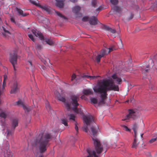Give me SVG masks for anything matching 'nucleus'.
Returning a JSON list of instances; mask_svg holds the SVG:
<instances>
[{"label": "nucleus", "instance_id": "f257e3e1", "mask_svg": "<svg viewBox=\"0 0 157 157\" xmlns=\"http://www.w3.org/2000/svg\"><path fill=\"white\" fill-rule=\"evenodd\" d=\"M108 80H105L101 82H98L93 88L94 92L100 95L101 99L98 101L97 98H92L90 99L91 103L94 104H97L99 105L105 104V99L106 98V92L108 90H117L118 87L113 85L109 82Z\"/></svg>", "mask_w": 157, "mask_h": 157}, {"label": "nucleus", "instance_id": "f03ea898", "mask_svg": "<svg viewBox=\"0 0 157 157\" xmlns=\"http://www.w3.org/2000/svg\"><path fill=\"white\" fill-rule=\"evenodd\" d=\"M56 97L59 100L64 103L66 107L67 110L72 109L74 111L77 113H79L81 115L82 118H92L91 115H85L83 114L81 109L78 110L77 107L78 105V101L79 100V96L78 95H73L71 96V99L69 100L70 103H68L67 101H66L65 98L61 96L60 94L57 90L54 92Z\"/></svg>", "mask_w": 157, "mask_h": 157}, {"label": "nucleus", "instance_id": "7ed1b4c3", "mask_svg": "<svg viewBox=\"0 0 157 157\" xmlns=\"http://www.w3.org/2000/svg\"><path fill=\"white\" fill-rule=\"evenodd\" d=\"M52 138L51 134L48 133L39 134L34 141V143L35 145H38L39 151L41 153L44 152L46 150L47 147L49 145V143Z\"/></svg>", "mask_w": 157, "mask_h": 157}, {"label": "nucleus", "instance_id": "20e7f679", "mask_svg": "<svg viewBox=\"0 0 157 157\" xmlns=\"http://www.w3.org/2000/svg\"><path fill=\"white\" fill-rule=\"evenodd\" d=\"M95 118H83L84 125L82 127L83 131L87 132L88 128L90 127L89 132L94 137L97 136V133L99 129L98 126L95 123Z\"/></svg>", "mask_w": 157, "mask_h": 157}, {"label": "nucleus", "instance_id": "39448f33", "mask_svg": "<svg viewBox=\"0 0 157 157\" xmlns=\"http://www.w3.org/2000/svg\"><path fill=\"white\" fill-rule=\"evenodd\" d=\"M149 65H147L146 66H144L142 68L141 70L143 73H145L148 72L149 70V67H153L155 66V68H157V55H155L153 56L151 59H150L149 61Z\"/></svg>", "mask_w": 157, "mask_h": 157}, {"label": "nucleus", "instance_id": "423d86ee", "mask_svg": "<svg viewBox=\"0 0 157 157\" xmlns=\"http://www.w3.org/2000/svg\"><path fill=\"white\" fill-rule=\"evenodd\" d=\"M112 78L113 79H103L102 80H101L99 82H101L105 80H108L109 82L112 83L113 85L116 86L118 87V89L117 90H113L114 91H118L119 90L118 86L117 85H115L114 84V83L115 82L117 84H121V83L122 82V80L121 79V78L119 77V76L117 75L116 74H114L113 75H112Z\"/></svg>", "mask_w": 157, "mask_h": 157}, {"label": "nucleus", "instance_id": "0eeeda50", "mask_svg": "<svg viewBox=\"0 0 157 157\" xmlns=\"http://www.w3.org/2000/svg\"><path fill=\"white\" fill-rule=\"evenodd\" d=\"M32 32L33 34L36 36L38 37L41 40L45 41L47 44L51 45L53 44L52 40L44 37L41 33L37 30H33Z\"/></svg>", "mask_w": 157, "mask_h": 157}, {"label": "nucleus", "instance_id": "6e6552de", "mask_svg": "<svg viewBox=\"0 0 157 157\" xmlns=\"http://www.w3.org/2000/svg\"><path fill=\"white\" fill-rule=\"evenodd\" d=\"M94 141V147L98 154H100L103 151V148L100 141L97 138L92 137Z\"/></svg>", "mask_w": 157, "mask_h": 157}, {"label": "nucleus", "instance_id": "1a4fd4ad", "mask_svg": "<svg viewBox=\"0 0 157 157\" xmlns=\"http://www.w3.org/2000/svg\"><path fill=\"white\" fill-rule=\"evenodd\" d=\"M115 49L113 47L109 48H105L102 50L100 54L98 55L96 57V60L98 63H99L100 61V59L101 57H103L104 56L107 55L109 53L113 51Z\"/></svg>", "mask_w": 157, "mask_h": 157}, {"label": "nucleus", "instance_id": "9d476101", "mask_svg": "<svg viewBox=\"0 0 157 157\" xmlns=\"http://www.w3.org/2000/svg\"><path fill=\"white\" fill-rule=\"evenodd\" d=\"M17 56L16 53L13 52L10 54L9 60L10 63L13 65L15 71L16 70V67L17 64Z\"/></svg>", "mask_w": 157, "mask_h": 157}, {"label": "nucleus", "instance_id": "9b49d317", "mask_svg": "<svg viewBox=\"0 0 157 157\" xmlns=\"http://www.w3.org/2000/svg\"><path fill=\"white\" fill-rule=\"evenodd\" d=\"M15 105H16L22 107L23 109L24 110L25 112H29L35 106H33L32 107H29L27 105H25L24 104L23 101L19 100L16 102L14 104Z\"/></svg>", "mask_w": 157, "mask_h": 157}, {"label": "nucleus", "instance_id": "f8f14e48", "mask_svg": "<svg viewBox=\"0 0 157 157\" xmlns=\"http://www.w3.org/2000/svg\"><path fill=\"white\" fill-rule=\"evenodd\" d=\"M128 111V114L126 115L127 118L138 117L140 114V111L136 109H129Z\"/></svg>", "mask_w": 157, "mask_h": 157}, {"label": "nucleus", "instance_id": "ddd939ff", "mask_svg": "<svg viewBox=\"0 0 157 157\" xmlns=\"http://www.w3.org/2000/svg\"><path fill=\"white\" fill-rule=\"evenodd\" d=\"M83 21H88L90 24L91 25H95L98 23V21L95 17H92L90 18L87 16H85L82 19Z\"/></svg>", "mask_w": 157, "mask_h": 157}, {"label": "nucleus", "instance_id": "4468645a", "mask_svg": "<svg viewBox=\"0 0 157 157\" xmlns=\"http://www.w3.org/2000/svg\"><path fill=\"white\" fill-rule=\"evenodd\" d=\"M29 2L32 4L39 6L42 9L46 11L47 12L50 13V9L49 7L46 6H41L39 3L38 1L37 0H29Z\"/></svg>", "mask_w": 157, "mask_h": 157}, {"label": "nucleus", "instance_id": "2eb2a0df", "mask_svg": "<svg viewBox=\"0 0 157 157\" xmlns=\"http://www.w3.org/2000/svg\"><path fill=\"white\" fill-rule=\"evenodd\" d=\"M12 131H14L15 128L18 125V122L17 118H12Z\"/></svg>", "mask_w": 157, "mask_h": 157}, {"label": "nucleus", "instance_id": "dca6fc26", "mask_svg": "<svg viewBox=\"0 0 157 157\" xmlns=\"http://www.w3.org/2000/svg\"><path fill=\"white\" fill-rule=\"evenodd\" d=\"M86 151L87 153L89 154V155L87 157H99L98 156L96 155L95 151H93L92 152L90 148H88Z\"/></svg>", "mask_w": 157, "mask_h": 157}, {"label": "nucleus", "instance_id": "f3484780", "mask_svg": "<svg viewBox=\"0 0 157 157\" xmlns=\"http://www.w3.org/2000/svg\"><path fill=\"white\" fill-rule=\"evenodd\" d=\"M18 89V84L17 82H15L13 85L12 88L11 90V93L12 94L15 93L17 92Z\"/></svg>", "mask_w": 157, "mask_h": 157}, {"label": "nucleus", "instance_id": "a211bd4d", "mask_svg": "<svg viewBox=\"0 0 157 157\" xmlns=\"http://www.w3.org/2000/svg\"><path fill=\"white\" fill-rule=\"evenodd\" d=\"M38 18L39 21L40 22H42L44 23H48V20L41 16H39Z\"/></svg>", "mask_w": 157, "mask_h": 157}, {"label": "nucleus", "instance_id": "6ab92c4d", "mask_svg": "<svg viewBox=\"0 0 157 157\" xmlns=\"http://www.w3.org/2000/svg\"><path fill=\"white\" fill-rule=\"evenodd\" d=\"M65 0H56V5L60 8H62L63 6V2Z\"/></svg>", "mask_w": 157, "mask_h": 157}, {"label": "nucleus", "instance_id": "aec40b11", "mask_svg": "<svg viewBox=\"0 0 157 157\" xmlns=\"http://www.w3.org/2000/svg\"><path fill=\"white\" fill-rule=\"evenodd\" d=\"M80 10V7L79 6H76L72 8V11L75 14L77 15Z\"/></svg>", "mask_w": 157, "mask_h": 157}, {"label": "nucleus", "instance_id": "412c9836", "mask_svg": "<svg viewBox=\"0 0 157 157\" xmlns=\"http://www.w3.org/2000/svg\"><path fill=\"white\" fill-rule=\"evenodd\" d=\"M84 94L87 95L93 94L92 90L90 89H87L84 90L82 91Z\"/></svg>", "mask_w": 157, "mask_h": 157}, {"label": "nucleus", "instance_id": "4be33fe9", "mask_svg": "<svg viewBox=\"0 0 157 157\" xmlns=\"http://www.w3.org/2000/svg\"><path fill=\"white\" fill-rule=\"evenodd\" d=\"M104 29L105 30L110 32L113 34L115 33L116 32V31L115 29H112L109 26L106 25L104 26Z\"/></svg>", "mask_w": 157, "mask_h": 157}, {"label": "nucleus", "instance_id": "5701e85b", "mask_svg": "<svg viewBox=\"0 0 157 157\" xmlns=\"http://www.w3.org/2000/svg\"><path fill=\"white\" fill-rule=\"evenodd\" d=\"M16 9L18 13H19V15L24 17L26 16L28 14V13H23V11L22 10L17 8H16Z\"/></svg>", "mask_w": 157, "mask_h": 157}, {"label": "nucleus", "instance_id": "b1692460", "mask_svg": "<svg viewBox=\"0 0 157 157\" xmlns=\"http://www.w3.org/2000/svg\"><path fill=\"white\" fill-rule=\"evenodd\" d=\"M135 138L134 139L133 142L132 147L134 148H136L138 144V143L137 142V139L136 136H135Z\"/></svg>", "mask_w": 157, "mask_h": 157}, {"label": "nucleus", "instance_id": "393cba45", "mask_svg": "<svg viewBox=\"0 0 157 157\" xmlns=\"http://www.w3.org/2000/svg\"><path fill=\"white\" fill-rule=\"evenodd\" d=\"M38 56L39 58L40 59L42 62L45 63V57L44 55L42 54H39L38 55Z\"/></svg>", "mask_w": 157, "mask_h": 157}, {"label": "nucleus", "instance_id": "a878e982", "mask_svg": "<svg viewBox=\"0 0 157 157\" xmlns=\"http://www.w3.org/2000/svg\"><path fill=\"white\" fill-rule=\"evenodd\" d=\"M83 78H89L90 80H93L96 78L97 76H91L88 75H84L82 76Z\"/></svg>", "mask_w": 157, "mask_h": 157}, {"label": "nucleus", "instance_id": "bb28decb", "mask_svg": "<svg viewBox=\"0 0 157 157\" xmlns=\"http://www.w3.org/2000/svg\"><path fill=\"white\" fill-rule=\"evenodd\" d=\"M2 28L4 31V33H3V34L4 36H9L11 35L10 33L8 31L6 30L4 27L2 26Z\"/></svg>", "mask_w": 157, "mask_h": 157}, {"label": "nucleus", "instance_id": "cd10ccee", "mask_svg": "<svg viewBox=\"0 0 157 157\" xmlns=\"http://www.w3.org/2000/svg\"><path fill=\"white\" fill-rule=\"evenodd\" d=\"M138 126L136 124H135L133 125L132 129L134 132L135 136H136L137 129Z\"/></svg>", "mask_w": 157, "mask_h": 157}, {"label": "nucleus", "instance_id": "c85d7f7f", "mask_svg": "<svg viewBox=\"0 0 157 157\" xmlns=\"http://www.w3.org/2000/svg\"><path fill=\"white\" fill-rule=\"evenodd\" d=\"M56 13L57 14L58 16H59L62 19H66L67 18L65 17L64 16H63L62 14L61 13L58 11H55Z\"/></svg>", "mask_w": 157, "mask_h": 157}, {"label": "nucleus", "instance_id": "c756f323", "mask_svg": "<svg viewBox=\"0 0 157 157\" xmlns=\"http://www.w3.org/2000/svg\"><path fill=\"white\" fill-rule=\"evenodd\" d=\"M113 8L114 10L120 13L121 11V8L119 7L115 6Z\"/></svg>", "mask_w": 157, "mask_h": 157}, {"label": "nucleus", "instance_id": "7c9ffc66", "mask_svg": "<svg viewBox=\"0 0 157 157\" xmlns=\"http://www.w3.org/2000/svg\"><path fill=\"white\" fill-rule=\"evenodd\" d=\"M7 117L6 113L3 111H2L0 113V117L2 118H6Z\"/></svg>", "mask_w": 157, "mask_h": 157}, {"label": "nucleus", "instance_id": "2f4dec72", "mask_svg": "<svg viewBox=\"0 0 157 157\" xmlns=\"http://www.w3.org/2000/svg\"><path fill=\"white\" fill-rule=\"evenodd\" d=\"M29 57L28 58V61L27 62V64L28 66L30 67H32V63L31 62V60L30 59H28Z\"/></svg>", "mask_w": 157, "mask_h": 157}, {"label": "nucleus", "instance_id": "473e14b6", "mask_svg": "<svg viewBox=\"0 0 157 157\" xmlns=\"http://www.w3.org/2000/svg\"><path fill=\"white\" fill-rule=\"evenodd\" d=\"M110 2L112 5V7L115 6L118 3L117 0H110Z\"/></svg>", "mask_w": 157, "mask_h": 157}, {"label": "nucleus", "instance_id": "72a5a7b5", "mask_svg": "<svg viewBox=\"0 0 157 157\" xmlns=\"http://www.w3.org/2000/svg\"><path fill=\"white\" fill-rule=\"evenodd\" d=\"M61 122L62 123L64 124V125L66 126H68V124L67 122V121L66 119V118H63L61 120Z\"/></svg>", "mask_w": 157, "mask_h": 157}, {"label": "nucleus", "instance_id": "f704fd0d", "mask_svg": "<svg viewBox=\"0 0 157 157\" xmlns=\"http://www.w3.org/2000/svg\"><path fill=\"white\" fill-rule=\"evenodd\" d=\"M7 76L5 75H4V81L3 82V86H2V89H4L5 88V85H6V82L5 80H6L7 78Z\"/></svg>", "mask_w": 157, "mask_h": 157}, {"label": "nucleus", "instance_id": "c9c22d12", "mask_svg": "<svg viewBox=\"0 0 157 157\" xmlns=\"http://www.w3.org/2000/svg\"><path fill=\"white\" fill-rule=\"evenodd\" d=\"M10 20L11 22L14 23L15 24H16V22L14 19V17L13 16H10Z\"/></svg>", "mask_w": 157, "mask_h": 157}, {"label": "nucleus", "instance_id": "e433bc0d", "mask_svg": "<svg viewBox=\"0 0 157 157\" xmlns=\"http://www.w3.org/2000/svg\"><path fill=\"white\" fill-rule=\"evenodd\" d=\"M97 4L96 0H93L92 1V6H93L95 7Z\"/></svg>", "mask_w": 157, "mask_h": 157}, {"label": "nucleus", "instance_id": "4c0bfd02", "mask_svg": "<svg viewBox=\"0 0 157 157\" xmlns=\"http://www.w3.org/2000/svg\"><path fill=\"white\" fill-rule=\"evenodd\" d=\"M157 140V137L156 138H153L151 139L150 140H149V142L151 144Z\"/></svg>", "mask_w": 157, "mask_h": 157}, {"label": "nucleus", "instance_id": "58836bf2", "mask_svg": "<svg viewBox=\"0 0 157 157\" xmlns=\"http://www.w3.org/2000/svg\"><path fill=\"white\" fill-rule=\"evenodd\" d=\"M46 107L47 109L48 110V111H49V110L50 109L51 107L49 105V104L48 102H47L46 104Z\"/></svg>", "mask_w": 157, "mask_h": 157}, {"label": "nucleus", "instance_id": "ea45409f", "mask_svg": "<svg viewBox=\"0 0 157 157\" xmlns=\"http://www.w3.org/2000/svg\"><path fill=\"white\" fill-rule=\"evenodd\" d=\"M122 127L124 128V129L127 131L130 132V129L128 128V127L125 125H123L122 126Z\"/></svg>", "mask_w": 157, "mask_h": 157}, {"label": "nucleus", "instance_id": "a19ab883", "mask_svg": "<svg viewBox=\"0 0 157 157\" xmlns=\"http://www.w3.org/2000/svg\"><path fill=\"white\" fill-rule=\"evenodd\" d=\"M28 36L29 38L33 41H35V40L33 38V36L31 34H28Z\"/></svg>", "mask_w": 157, "mask_h": 157}, {"label": "nucleus", "instance_id": "79ce46f5", "mask_svg": "<svg viewBox=\"0 0 157 157\" xmlns=\"http://www.w3.org/2000/svg\"><path fill=\"white\" fill-rule=\"evenodd\" d=\"M78 124L77 122H75V130L77 132H78Z\"/></svg>", "mask_w": 157, "mask_h": 157}, {"label": "nucleus", "instance_id": "37998d69", "mask_svg": "<svg viewBox=\"0 0 157 157\" xmlns=\"http://www.w3.org/2000/svg\"><path fill=\"white\" fill-rule=\"evenodd\" d=\"M76 78V76L74 74H73L71 77V81H73V80H74V79H75Z\"/></svg>", "mask_w": 157, "mask_h": 157}, {"label": "nucleus", "instance_id": "c03bdc74", "mask_svg": "<svg viewBox=\"0 0 157 157\" xmlns=\"http://www.w3.org/2000/svg\"><path fill=\"white\" fill-rule=\"evenodd\" d=\"M103 9V7L102 6H100L97 9L96 11H98L99 12V11H100L102 10Z\"/></svg>", "mask_w": 157, "mask_h": 157}, {"label": "nucleus", "instance_id": "a18cd8bd", "mask_svg": "<svg viewBox=\"0 0 157 157\" xmlns=\"http://www.w3.org/2000/svg\"><path fill=\"white\" fill-rule=\"evenodd\" d=\"M7 135L9 136L10 135L12 134V132L10 131H9L8 129L7 130Z\"/></svg>", "mask_w": 157, "mask_h": 157}, {"label": "nucleus", "instance_id": "49530a36", "mask_svg": "<svg viewBox=\"0 0 157 157\" xmlns=\"http://www.w3.org/2000/svg\"><path fill=\"white\" fill-rule=\"evenodd\" d=\"M42 48V47L41 45H37L36 46V48L38 50H40Z\"/></svg>", "mask_w": 157, "mask_h": 157}, {"label": "nucleus", "instance_id": "de8ad7c7", "mask_svg": "<svg viewBox=\"0 0 157 157\" xmlns=\"http://www.w3.org/2000/svg\"><path fill=\"white\" fill-rule=\"evenodd\" d=\"M69 118H75V117H76L73 114H70V115H69Z\"/></svg>", "mask_w": 157, "mask_h": 157}, {"label": "nucleus", "instance_id": "09e8293b", "mask_svg": "<svg viewBox=\"0 0 157 157\" xmlns=\"http://www.w3.org/2000/svg\"><path fill=\"white\" fill-rule=\"evenodd\" d=\"M129 118H124L122 119V121H126V122L129 121Z\"/></svg>", "mask_w": 157, "mask_h": 157}, {"label": "nucleus", "instance_id": "8fccbe9b", "mask_svg": "<svg viewBox=\"0 0 157 157\" xmlns=\"http://www.w3.org/2000/svg\"><path fill=\"white\" fill-rule=\"evenodd\" d=\"M39 157H44V155L43 154H41L39 155Z\"/></svg>", "mask_w": 157, "mask_h": 157}, {"label": "nucleus", "instance_id": "3c124183", "mask_svg": "<svg viewBox=\"0 0 157 157\" xmlns=\"http://www.w3.org/2000/svg\"><path fill=\"white\" fill-rule=\"evenodd\" d=\"M72 2H75L77 1V0H70Z\"/></svg>", "mask_w": 157, "mask_h": 157}, {"label": "nucleus", "instance_id": "603ef678", "mask_svg": "<svg viewBox=\"0 0 157 157\" xmlns=\"http://www.w3.org/2000/svg\"><path fill=\"white\" fill-rule=\"evenodd\" d=\"M1 80H0V85L1 84ZM1 90H0V96L1 95Z\"/></svg>", "mask_w": 157, "mask_h": 157}, {"label": "nucleus", "instance_id": "864d4df0", "mask_svg": "<svg viewBox=\"0 0 157 157\" xmlns=\"http://www.w3.org/2000/svg\"><path fill=\"white\" fill-rule=\"evenodd\" d=\"M71 119H72V120H73L74 121H75V118H70Z\"/></svg>", "mask_w": 157, "mask_h": 157}, {"label": "nucleus", "instance_id": "5fc2aeb1", "mask_svg": "<svg viewBox=\"0 0 157 157\" xmlns=\"http://www.w3.org/2000/svg\"><path fill=\"white\" fill-rule=\"evenodd\" d=\"M81 98H82V99H83V98H84V96L83 95V96H82L81 97Z\"/></svg>", "mask_w": 157, "mask_h": 157}, {"label": "nucleus", "instance_id": "6e6d98bb", "mask_svg": "<svg viewBox=\"0 0 157 157\" xmlns=\"http://www.w3.org/2000/svg\"><path fill=\"white\" fill-rule=\"evenodd\" d=\"M5 118H3V120H2L1 121H5Z\"/></svg>", "mask_w": 157, "mask_h": 157}, {"label": "nucleus", "instance_id": "4d7b16f0", "mask_svg": "<svg viewBox=\"0 0 157 157\" xmlns=\"http://www.w3.org/2000/svg\"><path fill=\"white\" fill-rule=\"evenodd\" d=\"M1 99L0 98V104H1Z\"/></svg>", "mask_w": 157, "mask_h": 157}, {"label": "nucleus", "instance_id": "13d9d810", "mask_svg": "<svg viewBox=\"0 0 157 157\" xmlns=\"http://www.w3.org/2000/svg\"><path fill=\"white\" fill-rule=\"evenodd\" d=\"M143 134H141V137H142V136H143Z\"/></svg>", "mask_w": 157, "mask_h": 157}, {"label": "nucleus", "instance_id": "bf43d9fd", "mask_svg": "<svg viewBox=\"0 0 157 157\" xmlns=\"http://www.w3.org/2000/svg\"><path fill=\"white\" fill-rule=\"evenodd\" d=\"M2 125H3V126H4L5 125V124L3 123V124H2Z\"/></svg>", "mask_w": 157, "mask_h": 157}, {"label": "nucleus", "instance_id": "052dcab7", "mask_svg": "<svg viewBox=\"0 0 157 157\" xmlns=\"http://www.w3.org/2000/svg\"><path fill=\"white\" fill-rule=\"evenodd\" d=\"M122 48V46H121V47H120V48Z\"/></svg>", "mask_w": 157, "mask_h": 157}, {"label": "nucleus", "instance_id": "680f3d73", "mask_svg": "<svg viewBox=\"0 0 157 157\" xmlns=\"http://www.w3.org/2000/svg\"><path fill=\"white\" fill-rule=\"evenodd\" d=\"M121 45H122V43H121Z\"/></svg>", "mask_w": 157, "mask_h": 157}, {"label": "nucleus", "instance_id": "e2e57ef3", "mask_svg": "<svg viewBox=\"0 0 157 157\" xmlns=\"http://www.w3.org/2000/svg\"><path fill=\"white\" fill-rule=\"evenodd\" d=\"M128 101H129L128 100V101H127V102H128Z\"/></svg>", "mask_w": 157, "mask_h": 157}]
</instances>
